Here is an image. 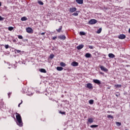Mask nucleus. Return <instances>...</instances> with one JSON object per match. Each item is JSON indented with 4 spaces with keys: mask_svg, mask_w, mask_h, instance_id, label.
<instances>
[{
    "mask_svg": "<svg viewBox=\"0 0 130 130\" xmlns=\"http://www.w3.org/2000/svg\"><path fill=\"white\" fill-rule=\"evenodd\" d=\"M16 122L19 126H23V121H22V117L21 115L18 113H16Z\"/></svg>",
    "mask_w": 130,
    "mask_h": 130,
    "instance_id": "1",
    "label": "nucleus"
},
{
    "mask_svg": "<svg viewBox=\"0 0 130 130\" xmlns=\"http://www.w3.org/2000/svg\"><path fill=\"white\" fill-rule=\"evenodd\" d=\"M98 22L96 19H92L88 21V24L90 25H95Z\"/></svg>",
    "mask_w": 130,
    "mask_h": 130,
    "instance_id": "2",
    "label": "nucleus"
},
{
    "mask_svg": "<svg viewBox=\"0 0 130 130\" xmlns=\"http://www.w3.org/2000/svg\"><path fill=\"white\" fill-rule=\"evenodd\" d=\"M100 69L101 71H103V72H105V73H107V72H108V69L104 67V66H101Z\"/></svg>",
    "mask_w": 130,
    "mask_h": 130,
    "instance_id": "3",
    "label": "nucleus"
},
{
    "mask_svg": "<svg viewBox=\"0 0 130 130\" xmlns=\"http://www.w3.org/2000/svg\"><path fill=\"white\" fill-rule=\"evenodd\" d=\"M93 82L94 83V84H97V85H101V81L98 79H93Z\"/></svg>",
    "mask_w": 130,
    "mask_h": 130,
    "instance_id": "4",
    "label": "nucleus"
},
{
    "mask_svg": "<svg viewBox=\"0 0 130 130\" xmlns=\"http://www.w3.org/2000/svg\"><path fill=\"white\" fill-rule=\"evenodd\" d=\"M26 31L27 33H33V29L31 27H27L26 28Z\"/></svg>",
    "mask_w": 130,
    "mask_h": 130,
    "instance_id": "5",
    "label": "nucleus"
},
{
    "mask_svg": "<svg viewBox=\"0 0 130 130\" xmlns=\"http://www.w3.org/2000/svg\"><path fill=\"white\" fill-rule=\"evenodd\" d=\"M126 37V36H125V35L124 34H121L119 35L118 37V38H119V39H125V38Z\"/></svg>",
    "mask_w": 130,
    "mask_h": 130,
    "instance_id": "6",
    "label": "nucleus"
},
{
    "mask_svg": "<svg viewBox=\"0 0 130 130\" xmlns=\"http://www.w3.org/2000/svg\"><path fill=\"white\" fill-rule=\"evenodd\" d=\"M86 88H88V89H93V85L92 84V83H87L86 84Z\"/></svg>",
    "mask_w": 130,
    "mask_h": 130,
    "instance_id": "7",
    "label": "nucleus"
},
{
    "mask_svg": "<svg viewBox=\"0 0 130 130\" xmlns=\"http://www.w3.org/2000/svg\"><path fill=\"white\" fill-rule=\"evenodd\" d=\"M77 11V8L76 7H73V8H70L69 9V11L70 13H74Z\"/></svg>",
    "mask_w": 130,
    "mask_h": 130,
    "instance_id": "8",
    "label": "nucleus"
},
{
    "mask_svg": "<svg viewBox=\"0 0 130 130\" xmlns=\"http://www.w3.org/2000/svg\"><path fill=\"white\" fill-rule=\"evenodd\" d=\"M58 38L61 40H66V36L64 35H60L58 36Z\"/></svg>",
    "mask_w": 130,
    "mask_h": 130,
    "instance_id": "9",
    "label": "nucleus"
},
{
    "mask_svg": "<svg viewBox=\"0 0 130 130\" xmlns=\"http://www.w3.org/2000/svg\"><path fill=\"white\" fill-rule=\"evenodd\" d=\"M71 66H72L73 67H78V66H79V63H78V62L77 61H73L71 63Z\"/></svg>",
    "mask_w": 130,
    "mask_h": 130,
    "instance_id": "10",
    "label": "nucleus"
},
{
    "mask_svg": "<svg viewBox=\"0 0 130 130\" xmlns=\"http://www.w3.org/2000/svg\"><path fill=\"white\" fill-rule=\"evenodd\" d=\"M28 90H29V88H28V87H24L22 89V93H26Z\"/></svg>",
    "mask_w": 130,
    "mask_h": 130,
    "instance_id": "11",
    "label": "nucleus"
},
{
    "mask_svg": "<svg viewBox=\"0 0 130 130\" xmlns=\"http://www.w3.org/2000/svg\"><path fill=\"white\" fill-rule=\"evenodd\" d=\"M76 2L79 5H83L84 4V0H76Z\"/></svg>",
    "mask_w": 130,
    "mask_h": 130,
    "instance_id": "12",
    "label": "nucleus"
},
{
    "mask_svg": "<svg viewBox=\"0 0 130 130\" xmlns=\"http://www.w3.org/2000/svg\"><path fill=\"white\" fill-rule=\"evenodd\" d=\"M82 48H84V45L83 44L79 45L77 47V49H78V50H80V49H82Z\"/></svg>",
    "mask_w": 130,
    "mask_h": 130,
    "instance_id": "13",
    "label": "nucleus"
},
{
    "mask_svg": "<svg viewBox=\"0 0 130 130\" xmlns=\"http://www.w3.org/2000/svg\"><path fill=\"white\" fill-rule=\"evenodd\" d=\"M108 56L110 57V58H114V57H115V55L113 54V53H109L108 54Z\"/></svg>",
    "mask_w": 130,
    "mask_h": 130,
    "instance_id": "14",
    "label": "nucleus"
},
{
    "mask_svg": "<svg viewBox=\"0 0 130 130\" xmlns=\"http://www.w3.org/2000/svg\"><path fill=\"white\" fill-rule=\"evenodd\" d=\"M85 56L87 58H90V57H91V56H92V55H91L90 53H87L85 54Z\"/></svg>",
    "mask_w": 130,
    "mask_h": 130,
    "instance_id": "15",
    "label": "nucleus"
},
{
    "mask_svg": "<svg viewBox=\"0 0 130 130\" xmlns=\"http://www.w3.org/2000/svg\"><path fill=\"white\" fill-rule=\"evenodd\" d=\"M56 70H57V71H58L59 72H61V71H62V70H63V68H62L61 67H57L56 68Z\"/></svg>",
    "mask_w": 130,
    "mask_h": 130,
    "instance_id": "16",
    "label": "nucleus"
},
{
    "mask_svg": "<svg viewBox=\"0 0 130 130\" xmlns=\"http://www.w3.org/2000/svg\"><path fill=\"white\" fill-rule=\"evenodd\" d=\"M88 122H89V123H93V122H94V120H93V118H89L88 120Z\"/></svg>",
    "mask_w": 130,
    "mask_h": 130,
    "instance_id": "17",
    "label": "nucleus"
},
{
    "mask_svg": "<svg viewBox=\"0 0 130 130\" xmlns=\"http://www.w3.org/2000/svg\"><path fill=\"white\" fill-rule=\"evenodd\" d=\"M40 72L41 73H44V74H46V70L44 69H39Z\"/></svg>",
    "mask_w": 130,
    "mask_h": 130,
    "instance_id": "18",
    "label": "nucleus"
},
{
    "mask_svg": "<svg viewBox=\"0 0 130 130\" xmlns=\"http://www.w3.org/2000/svg\"><path fill=\"white\" fill-rule=\"evenodd\" d=\"M27 20H28V18H27V17H26L25 16H23L21 18V20L22 21H27Z\"/></svg>",
    "mask_w": 130,
    "mask_h": 130,
    "instance_id": "19",
    "label": "nucleus"
},
{
    "mask_svg": "<svg viewBox=\"0 0 130 130\" xmlns=\"http://www.w3.org/2000/svg\"><path fill=\"white\" fill-rule=\"evenodd\" d=\"M62 29V26H59V28L58 29H56L58 33H60L61 32V29Z\"/></svg>",
    "mask_w": 130,
    "mask_h": 130,
    "instance_id": "20",
    "label": "nucleus"
},
{
    "mask_svg": "<svg viewBox=\"0 0 130 130\" xmlns=\"http://www.w3.org/2000/svg\"><path fill=\"white\" fill-rule=\"evenodd\" d=\"M60 66H61V67H66V66H67V64H66L64 62H61L60 63Z\"/></svg>",
    "mask_w": 130,
    "mask_h": 130,
    "instance_id": "21",
    "label": "nucleus"
},
{
    "mask_svg": "<svg viewBox=\"0 0 130 130\" xmlns=\"http://www.w3.org/2000/svg\"><path fill=\"white\" fill-rule=\"evenodd\" d=\"M26 95H28V96H32L33 95V93H32V92L28 90L26 93Z\"/></svg>",
    "mask_w": 130,
    "mask_h": 130,
    "instance_id": "22",
    "label": "nucleus"
},
{
    "mask_svg": "<svg viewBox=\"0 0 130 130\" xmlns=\"http://www.w3.org/2000/svg\"><path fill=\"white\" fill-rule=\"evenodd\" d=\"M107 118H111V119H113V116H111V115H108L107 116Z\"/></svg>",
    "mask_w": 130,
    "mask_h": 130,
    "instance_id": "23",
    "label": "nucleus"
},
{
    "mask_svg": "<svg viewBox=\"0 0 130 130\" xmlns=\"http://www.w3.org/2000/svg\"><path fill=\"white\" fill-rule=\"evenodd\" d=\"M114 87H116V88H121V85H120V84H115Z\"/></svg>",
    "mask_w": 130,
    "mask_h": 130,
    "instance_id": "24",
    "label": "nucleus"
},
{
    "mask_svg": "<svg viewBox=\"0 0 130 130\" xmlns=\"http://www.w3.org/2000/svg\"><path fill=\"white\" fill-rule=\"evenodd\" d=\"M90 127H91V128L98 127V125H90Z\"/></svg>",
    "mask_w": 130,
    "mask_h": 130,
    "instance_id": "25",
    "label": "nucleus"
},
{
    "mask_svg": "<svg viewBox=\"0 0 130 130\" xmlns=\"http://www.w3.org/2000/svg\"><path fill=\"white\" fill-rule=\"evenodd\" d=\"M89 104H91V105L93 104H94V100H90L89 101Z\"/></svg>",
    "mask_w": 130,
    "mask_h": 130,
    "instance_id": "26",
    "label": "nucleus"
},
{
    "mask_svg": "<svg viewBox=\"0 0 130 130\" xmlns=\"http://www.w3.org/2000/svg\"><path fill=\"white\" fill-rule=\"evenodd\" d=\"M53 57H54V55L53 54L50 55L49 58H51V59H52Z\"/></svg>",
    "mask_w": 130,
    "mask_h": 130,
    "instance_id": "27",
    "label": "nucleus"
},
{
    "mask_svg": "<svg viewBox=\"0 0 130 130\" xmlns=\"http://www.w3.org/2000/svg\"><path fill=\"white\" fill-rule=\"evenodd\" d=\"M116 124L118 126H120V125H121V123H120L119 122H116Z\"/></svg>",
    "mask_w": 130,
    "mask_h": 130,
    "instance_id": "28",
    "label": "nucleus"
},
{
    "mask_svg": "<svg viewBox=\"0 0 130 130\" xmlns=\"http://www.w3.org/2000/svg\"><path fill=\"white\" fill-rule=\"evenodd\" d=\"M101 31H102V28H100L98 30L96 33H101Z\"/></svg>",
    "mask_w": 130,
    "mask_h": 130,
    "instance_id": "29",
    "label": "nucleus"
},
{
    "mask_svg": "<svg viewBox=\"0 0 130 130\" xmlns=\"http://www.w3.org/2000/svg\"><path fill=\"white\" fill-rule=\"evenodd\" d=\"M15 53H20V52H21V50H20L15 49Z\"/></svg>",
    "mask_w": 130,
    "mask_h": 130,
    "instance_id": "30",
    "label": "nucleus"
},
{
    "mask_svg": "<svg viewBox=\"0 0 130 130\" xmlns=\"http://www.w3.org/2000/svg\"><path fill=\"white\" fill-rule=\"evenodd\" d=\"M14 29V27H9V28H8V30H9V31H12V30H13Z\"/></svg>",
    "mask_w": 130,
    "mask_h": 130,
    "instance_id": "31",
    "label": "nucleus"
},
{
    "mask_svg": "<svg viewBox=\"0 0 130 130\" xmlns=\"http://www.w3.org/2000/svg\"><path fill=\"white\" fill-rule=\"evenodd\" d=\"M18 38H19V39H23V36H22L21 35H18Z\"/></svg>",
    "mask_w": 130,
    "mask_h": 130,
    "instance_id": "32",
    "label": "nucleus"
},
{
    "mask_svg": "<svg viewBox=\"0 0 130 130\" xmlns=\"http://www.w3.org/2000/svg\"><path fill=\"white\" fill-rule=\"evenodd\" d=\"M79 35H80V36H85V35H86V33H79Z\"/></svg>",
    "mask_w": 130,
    "mask_h": 130,
    "instance_id": "33",
    "label": "nucleus"
},
{
    "mask_svg": "<svg viewBox=\"0 0 130 130\" xmlns=\"http://www.w3.org/2000/svg\"><path fill=\"white\" fill-rule=\"evenodd\" d=\"M62 102H65L66 104H69V101L68 100H63Z\"/></svg>",
    "mask_w": 130,
    "mask_h": 130,
    "instance_id": "34",
    "label": "nucleus"
},
{
    "mask_svg": "<svg viewBox=\"0 0 130 130\" xmlns=\"http://www.w3.org/2000/svg\"><path fill=\"white\" fill-rule=\"evenodd\" d=\"M5 47L6 49H8V48H9V47H10V46H9V45H5Z\"/></svg>",
    "mask_w": 130,
    "mask_h": 130,
    "instance_id": "35",
    "label": "nucleus"
},
{
    "mask_svg": "<svg viewBox=\"0 0 130 130\" xmlns=\"http://www.w3.org/2000/svg\"><path fill=\"white\" fill-rule=\"evenodd\" d=\"M88 47L90 49H94V47L93 46H89Z\"/></svg>",
    "mask_w": 130,
    "mask_h": 130,
    "instance_id": "36",
    "label": "nucleus"
},
{
    "mask_svg": "<svg viewBox=\"0 0 130 130\" xmlns=\"http://www.w3.org/2000/svg\"><path fill=\"white\" fill-rule=\"evenodd\" d=\"M39 5H41L42 6H43V5H44L43 2H42L41 1L39 2Z\"/></svg>",
    "mask_w": 130,
    "mask_h": 130,
    "instance_id": "37",
    "label": "nucleus"
},
{
    "mask_svg": "<svg viewBox=\"0 0 130 130\" xmlns=\"http://www.w3.org/2000/svg\"><path fill=\"white\" fill-rule=\"evenodd\" d=\"M59 113L61 114H66V112H62L61 111H60Z\"/></svg>",
    "mask_w": 130,
    "mask_h": 130,
    "instance_id": "38",
    "label": "nucleus"
},
{
    "mask_svg": "<svg viewBox=\"0 0 130 130\" xmlns=\"http://www.w3.org/2000/svg\"><path fill=\"white\" fill-rule=\"evenodd\" d=\"M72 15H73V16H78V15H79V14H78V13H74Z\"/></svg>",
    "mask_w": 130,
    "mask_h": 130,
    "instance_id": "39",
    "label": "nucleus"
},
{
    "mask_svg": "<svg viewBox=\"0 0 130 130\" xmlns=\"http://www.w3.org/2000/svg\"><path fill=\"white\" fill-rule=\"evenodd\" d=\"M4 17H2V16H0V21H4Z\"/></svg>",
    "mask_w": 130,
    "mask_h": 130,
    "instance_id": "40",
    "label": "nucleus"
},
{
    "mask_svg": "<svg viewBox=\"0 0 130 130\" xmlns=\"http://www.w3.org/2000/svg\"><path fill=\"white\" fill-rule=\"evenodd\" d=\"M21 103L18 104V107H20L21 104H22V103H23V101L21 100Z\"/></svg>",
    "mask_w": 130,
    "mask_h": 130,
    "instance_id": "41",
    "label": "nucleus"
},
{
    "mask_svg": "<svg viewBox=\"0 0 130 130\" xmlns=\"http://www.w3.org/2000/svg\"><path fill=\"white\" fill-rule=\"evenodd\" d=\"M57 38V37H53V38H52V40H55V39H56Z\"/></svg>",
    "mask_w": 130,
    "mask_h": 130,
    "instance_id": "42",
    "label": "nucleus"
},
{
    "mask_svg": "<svg viewBox=\"0 0 130 130\" xmlns=\"http://www.w3.org/2000/svg\"><path fill=\"white\" fill-rule=\"evenodd\" d=\"M11 94H12V93H8V97H9V98H10Z\"/></svg>",
    "mask_w": 130,
    "mask_h": 130,
    "instance_id": "43",
    "label": "nucleus"
},
{
    "mask_svg": "<svg viewBox=\"0 0 130 130\" xmlns=\"http://www.w3.org/2000/svg\"><path fill=\"white\" fill-rule=\"evenodd\" d=\"M100 73L101 74V75H104V73H103V72H100Z\"/></svg>",
    "mask_w": 130,
    "mask_h": 130,
    "instance_id": "44",
    "label": "nucleus"
},
{
    "mask_svg": "<svg viewBox=\"0 0 130 130\" xmlns=\"http://www.w3.org/2000/svg\"><path fill=\"white\" fill-rule=\"evenodd\" d=\"M13 42H14V43L17 42V40H13Z\"/></svg>",
    "mask_w": 130,
    "mask_h": 130,
    "instance_id": "45",
    "label": "nucleus"
},
{
    "mask_svg": "<svg viewBox=\"0 0 130 130\" xmlns=\"http://www.w3.org/2000/svg\"><path fill=\"white\" fill-rule=\"evenodd\" d=\"M28 41V40H26V39L23 40L24 42H26V41Z\"/></svg>",
    "mask_w": 130,
    "mask_h": 130,
    "instance_id": "46",
    "label": "nucleus"
},
{
    "mask_svg": "<svg viewBox=\"0 0 130 130\" xmlns=\"http://www.w3.org/2000/svg\"><path fill=\"white\" fill-rule=\"evenodd\" d=\"M115 95L116 96V97H118V96H119V94H115Z\"/></svg>",
    "mask_w": 130,
    "mask_h": 130,
    "instance_id": "47",
    "label": "nucleus"
},
{
    "mask_svg": "<svg viewBox=\"0 0 130 130\" xmlns=\"http://www.w3.org/2000/svg\"><path fill=\"white\" fill-rule=\"evenodd\" d=\"M41 35H44L45 34V33H41Z\"/></svg>",
    "mask_w": 130,
    "mask_h": 130,
    "instance_id": "48",
    "label": "nucleus"
},
{
    "mask_svg": "<svg viewBox=\"0 0 130 130\" xmlns=\"http://www.w3.org/2000/svg\"><path fill=\"white\" fill-rule=\"evenodd\" d=\"M0 7H2V3L0 2Z\"/></svg>",
    "mask_w": 130,
    "mask_h": 130,
    "instance_id": "49",
    "label": "nucleus"
},
{
    "mask_svg": "<svg viewBox=\"0 0 130 130\" xmlns=\"http://www.w3.org/2000/svg\"><path fill=\"white\" fill-rule=\"evenodd\" d=\"M128 32H129V33H130V28L128 29Z\"/></svg>",
    "mask_w": 130,
    "mask_h": 130,
    "instance_id": "50",
    "label": "nucleus"
},
{
    "mask_svg": "<svg viewBox=\"0 0 130 130\" xmlns=\"http://www.w3.org/2000/svg\"><path fill=\"white\" fill-rule=\"evenodd\" d=\"M80 33H84V32L83 31H80Z\"/></svg>",
    "mask_w": 130,
    "mask_h": 130,
    "instance_id": "51",
    "label": "nucleus"
},
{
    "mask_svg": "<svg viewBox=\"0 0 130 130\" xmlns=\"http://www.w3.org/2000/svg\"><path fill=\"white\" fill-rule=\"evenodd\" d=\"M108 89H110V87H108Z\"/></svg>",
    "mask_w": 130,
    "mask_h": 130,
    "instance_id": "52",
    "label": "nucleus"
}]
</instances>
